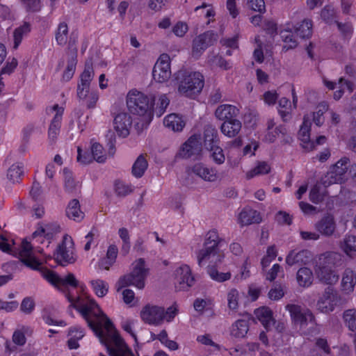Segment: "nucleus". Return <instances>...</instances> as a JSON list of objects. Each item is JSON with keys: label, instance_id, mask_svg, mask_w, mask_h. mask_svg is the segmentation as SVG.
Segmentation results:
<instances>
[{"label": "nucleus", "instance_id": "8", "mask_svg": "<svg viewBox=\"0 0 356 356\" xmlns=\"http://www.w3.org/2000/svg\"><path fill=\"white\" fill-rule=\"evenodd\" d=\"M40 270L44 279L63 292H65L68 285L76 288L79 284V282L72 273H68L65 277L62 278L51 270L41 268Z\"/></svg>", "mask_w": 356, "mask_h": 356}, {"label": "nucleus", "instance_id": "18", "mask_svg": "<svg viewBox=\"0 0 356 356\" xmlns=\"http://www.w3.org/2000/svg\"><path fill=\"white\" fill-rule=\"evenodd\" d=\"M51 111H56L48 130V138L51 143H55L60 132L63 108L58 104L54 105Z\"/></svg>", "mask_w": 356, "mask_h": 356}, {"label": "nucleus", "instance_id": "24", "mask_svg": "<svg viewBox=\"0 0 356 356\" xmlns=\"http://www.w3.org/2000/svg\"><path fill=\"white\" fill-rule=\"evenodd\" d=\"M342 264V255L335 252H327L321 255L319 257V264L321 266H325L332 268Z\"/></svg>", "mask_w": 356, "mask_h": 356}, {"label": "nucleus", "instance_id": "59", "mask_svg": "<svg viewBox=\"0 0 356 356\" xmlns=\"http://www.w3.org/2000/svg\"><path fill=\"white\" fill-rule=\"evenodd\" d=\"M321 183L325 187H328L334 184H341V182L339 181V179L334 176V172L330 169L325 175L321 177Z\"/></svg>", "mask_w": 356, "mask_h": 356}, {"label": "nucleus", "instance_id": "36", "mask_svg": "<svg viewBox=\"0 0 356 356\" xmlns=\"http://www.w3.org/2000/svg\"><path fill=\"white\" fill-rule=\"evenodd\" d=\"M70 339L67 341L68 347L70 349H76L79 345L78 341L84 337L83 330L79 327H72L68 332Z\"/></svg>", "mask_w": 356, "mask_h": 356}, {"label": "nucleus", "instance_id": "32", "mask_svg": "<svg viewBox=\"0 0 356 356\" xmlns=\"http://www.w3.org/2000/svg\"><path fill=\"white\" fill-rule=\"evenodd\" d=\"M239 222L242 225L259 223L261 221L260 214L256 210L245 209L239 214Z\"/></svg>", "mask_w": 356, "mask_h": 356}, {"label": "nucleus", "instance_id": "1", "mask_svg": "<svg viewBox=\"0 0 356 356\" xmlns=\"http://www.w3.org/2000/svg\"><path fill=\"white\" fill-rule=\"evenodd\" d=\"M66 297L72 305L80 312L100 341L106 346L110 356H134L131 350L115 330L111 320L94 300L83 302L77 297L75 301L70 293H67Z\"/></svg>", "mask_w": 356, "mask_h": 356}, {"label": "nucleus", "instance_id": "28", "mask_svg": "<svg viewBox=\"0 0 356 356\" xmlns=\"http://www.w3.org/2000/svg\"><path fill=\"white\" fill-rule=\"evenodd\" d=\"M63 175L65 191L70 195H76L79 193L81 186L79 183L74 179L72 172L67 168H64Z\"/></svg>", "mask_w": 356, "mask_h": 356}, {"label": "nucleus", "instance_id": "34", "mask_svg": "<svg viewBox=\"0 0 356 356\" xmlns=\"http://www.w3.org/2000/svg\"><path fill=\"white\" fill-rule=\"evenodd\" d=\"M94 77V71L91 61H86L83 72L80 75V81L78 83L77 87H80L83 91L84 87H90V83Z\"/></svg>", "mask_w": 356, "mask_h": 356}, {"label": "nucleus", "instance_id": "63", "mask_svg": "<svg viewBox=\"0 0 356 356\" xmlns=\"http://www.w3.org/2000/svg\"><path fill=\"white\" fill-rule=\"evenodd\" d=\"M336 12L331 6H325L321 12V18L327 23L332 22L335 17Z\"/></svg>", "mask_w": 356, "mask_h": 356}, {"label": "nucleus", "instance_id": "60", "mask_svg": "<svg viewBox=\"0 0 356 356\" xmlns=\"http://www.w3.org/2000/svg\"><path fill=\"white\" fill-rule=\"evenodd\" d=\"M20 1L28 12H38L41 8L40 0H20Z\"/></svg>", "mask_w": 356, "mask_h": 356}, {"label": "nucleus", "instance_id": "39", "mask_svg": "<svg viewBox=\"0 0 356 356\" xmlns=\"http://www.w3.org/2000/svg\"><path fill=\"white\" fill-rule=\"evenodd\" d=\"M354 277L355 274L351 269L347 268L345 270L341 280L342 290L345 293H349L353 291L356 284V281H354Z\"/></svg>", "mask_w": 356, "mask_h": 356}, {"label": "nucleus", "instance_id": "14", "mask_svg": "<svg viewBox=\"0 0 356 356\" xmlns=\"http://www.w3.org/2000/svg\"><path fill=\"white\" fill-rule=\"evenodd\" d=\"M164 307L147 305L140 312L142 320L149 325H160L164 321Z\"/></svg>", "mask_w": 356, "mask_h": 356}, {"label": "nucleus", "instance_id": "62", "mask_svg": "<svg viewBox=\"0 0 356 356\" xmlns=\"http://www.w3.org/2000/svg\"><path fill=\"white\" fill-rule=\"evenodd\" d=\"M282 37L283 38V41L286 43L284 48L293 49L295 48L298 45L297 41L293 38V35H291V31L288 30H285L282 32Z\"/></svg>", "mask_w": 356, "mask_h": 356}, {"label": "nucleus", "instance_id": "56", "mask_svg": "<svg viewBox=\"0 0 356 356\" xmlns=\"http://www.w3.org/2000/svg\"><path fill=\"white\" fill-rule=\"evenodd\" d=\"M344 252L348 254L350 252H356V236L350 235L346 236L341 245Z\"/></svg>", "mask_w": 356, "mask_h": 356}, {"label": "nucleus", "instance_id": "11", "mask_svg": "<svg viewBox=\"0 0 356 356\" xmlns=\"http://www.w3.org/2000/svg\"><path fill=\"white\" fill-rule=\"evenodd\" d=\"M286 309L289 312L292 321L301 327H306L308 322L315 323V316L309 309H302L299 305L289 304L286 306Z\"/></svg>", "mask_w": 356, "mask_h": 356}, {"label": "nucleus", "instance_id": "57", "mask_svg": "<svg viewBox=\"0 0 356 356\" xmlns=\"http://www.w3.org/2000/svg\"><path fill=\"white\" fill-rule=\"evenodd\" d=\"M286 133V128L282 125H280L275 127L274 130L268 131L265 136V138L270 143H273L277 137H280L281 135L284 136Z\"/></svg>", "mask_w": 356, "mask_h": 356}, {"label": "nucleus", "instance_id": "55", "mask_svg": "<svg viewBox=\"0 0 356 356\" xmlns=\"http://www.w3.org/2000/svg\"><path fill=\"white\" fill-rule=\"evenodd\" d=\"M103 150L102 145L97 143H93L91 147L93 159L98 163H104L106 161V156L104 154Z\"/></svg>", "mask_w": 356, "mask_h": 356}, {"label": "nucleus", "instance_id": "50", "mask_svg": "<svg viewBox=\"0 0 356 356\" xmlns=\"http://www.w3.org/2000/svg\"><path fill=\"white\" fill-rule=\"evenodd\" d=\"M207 61L211 66L219 67L223 70H227L230 67L228 62L219 55L209 54Z\"/></svg>", "mask_w": 356, "mask_h": 356}, {"label": "nucleus", "instance_id": "21", "mask_svg": "<svg viewBox=\"0 0 356 356\" xmlns=\"http://www.w3.org/2000/svg\"><path fill=\"white\" fill-rule=\"evenodd\" d=\"M81 89L77 87L76 94L79 100L86 104L88 108H95L99 99L97 92L90 90V87H84L83 91L86 92H81Z\"/></svg>", "mask_w": 356, "mask_h": 356}, {"label": "nucleus", "instance_id": "44", "mask_svg": "<svg viewBox=\"0 0 356 356\" xmlns=\"http://www.w3.org/2000/svg\"><path fill=\"white\" fill-rule=\"evenodd\" d=\"M31 31V25L28 22H24L22 26L17 28L13 33L14 49H17L21 43L23 36L26 35Z\"/></svg>", "mask_w": 356, "mask_h": 356}, {"label": "nucleus", "instance_id": "64", "mask_svg": "<svg viewBox=\"0 0 356 356\" xmlns=\"http://www.w3.org/2000/svg\"><path fill=\"white\" fill-rule=\"evenodd\" d=\"M179 309L176 303H174L172 306L169 307L166 310L164 309V320H165L167 322H171L177 315Z\"/></svg>", "mask_w": 356, "mask_h": 356}, {"label": "nucleus", "instance_id": "3", "mask_svg": "<svg viewBox=\"0 0 356 356\" xmlns=\"http://www.w3.org/2000/svg\"><path fill=\"white\" fill-rule=\"evenodd\" d=\"M223 239L219 236L215 229L209 230L205 235L203 248L197 254V262L200 266L210 261L215 264L220 263L223 255L219 252V245Z\"/></svg>", "mask_w": 356, "mask_h": 356}, {"label": "nucleus", "instance_id": "46", "mask_svg": "<svg viewBox=\"0 0 356 356\" xmlns=\"http://www.w3.org/2000/svg\"><path fill=\"white\" fill-rule=\"evenodd\" d=\"M343 318L350 330L356 331V309H350L344 311Z\"/></svg>", "mask_w": 356, "mask_h": 356}, {"label": "nucleus", "instance_id": "7", "mask_svg": "<svg viewBox=\"0 0 356 356\" xmlns=\"http://www.w3.org/2000/svg\"><path fill=\"white\" fill-rule=\"evenodd\" d=\"M54 257L58 264L63 266L76 261L73 251V241L68 235L63 236L62 242L56 248Z\"/></svg>", "mask_w": 356, "mask_h": 356}, {"label": "nucleus", "instance_id": "38", "mask_svg": "<svg viewBox=\"0 0 356 356\" xmlns=\"http://www.w3.org/2000/svg\"><path fill=\"white\" fill-rule=\"evenodd\" d=\"M147 167L148 163L145 156L143 154H140L138 156L133 164L131 169L132 175L136 178H140L143 176Z\"/></svg>", "mask_w": 356, "mask_h": 356}, {"label": "nucleus", "instance_id": "51", "mask_svg": "<svg viewBox=\"0 0 356 356\" xmlns=\"http://www.w3.org/2000/svg\"><path fill=\"white\" fill-rule=\"evenodd\" d=\"M270 170V168L266 162H259L252 170L247 173V178L251 179L255 175L267 174Z\"/></svg>", "mask_w": 356, "mask_h": 356}, {"label": "nucleus", "instance_id": "45", "mask_svg": "<svg viewBox=\"0 0 356 356\" xmlns=\"http://www.w3.org/2000/svg\"><path fill=\"white\" fill-rule=\"evenodd\" d=\"M295 32L301 38H309L312 33V21L304 19L301 24L295 28Z\"/></svg>", "mask_w": 356, "mask_h": 356}, {"label": "nucleus", "instance_id": "37", "mask_svg": "<svg viewBox=\"0 0 356 356\" xmlns=\"http://www.w3.org/2000/svg\"><path fill=\"white\" fill-rule=\"evenodd\" d=\"M164 125L174 131H181L185 126L182 119L176 114H170L163 120Z\"/></svg>", "mask_w": 356, "mask_h": 356}, {"label": "nucleus", "instance_id": "27", "mask_svg": "<svg viewBox=\"0 0 356 356\" xmlns=\"http://www.w3.org/2000/svg\"><path fill=\"white\" fill-rule=\"evenodd\" d=\"M203 138L206 149L212 148V147L218 145L220 142L217 129L211 124L204 127Z\"/></svg>", "mask_w": 356, "mask_h": 356}, {"label": "nucleus", "instance_id": "10", "mask_svg": "<svg viewBox=\"0 0 356 356\" xmlns=\"http://www.w3.org/2000/svg\"><path fill=\"white\" fill-rule=\"evenodd\" d=\"M310 127L311 122L309 118L305 116L298 135L302 148L307 152L314 150L317 145H323L326 141V137L324 136H318L315 141L311 140L309 135Z\"/></svg>", "mask_w": 356, "mask_h": 356}, {"label": "nucleus", "instance_id": "35", "mask_svg": "<svg viewBox=\"0 0 356 356\" xmlns=\"http://www.w3.org/2000/svg\"><path fill=\"white\" fill-rule=\"evenodd\" d=\"M349 162L350 160L348 158L343 157L330 168L334 176L339 179L341 183L345 181V175L348 169Z\"/></svg>", "mask_w": 356, "mask_h": 356}, {"label": "nucleus", "instance_id": "9", "mask_svg": "<svg viewBox=\"0 0 356 356\" xmlns=\"http://www.w3.org/2000/svg\"><path fill=\"white\" fill-rule=\"evenodd\" d=\"M76 37L71 35L67 51V67L63 72L62 81H69L74 76L77 63V48L76 47Z\"/></svg>", "mask_w": 356, "mask_h": 356}, {"label": "nucleus", "instance_id": "29", "mask_svg": "<svg viewBox=\"0 0 356 356\" xmlns=\"http://www.w3.org/2000/svg\"><path fill=\"white\" fill-rule=\"evenodd\" d=\"M242 127L241 122L236 119L225 121L220 126L221 132L229 138L236 136Z\"/></svg>", "mask_w": 356, "mask_h": 356}, {"label": "nucleus", "instance_id": "26", "mask_svg": "<svg viewBox=\"0 0 356 356\" xmlns=\"http://www.w3.org/2000/svg\"><path fill=\"white\" fill-rule=\"evenodd\" d=\"M238 113L236 106L229 104H222L219 106L216 111L215 116L220 120H231L234 119Z\"/></svg>", "mask_w": 356, "mask_h": 356}, {"label": "nucleus", "instance_id": "25", "mask_svg": "<svg viewBox=\"0 0 356 356\" xmlns=\"http://www.w3.org/2000/svg\"><path fill=\"white\" fill-rule=\"evenodd\" d=\"M316 274L321 282L329 285L336 284L339 278V275L334 269L325 266H318Z\"/></svg>", "mask_w": 356, "mask_h": 356}, {"label": "nucleus", "instance_id": "12", "mask_svg": "<svg viewBox=\"0 0 356 356\" xmlns=\"http://www.w3.org/2000/svg\"><path fill=\"white\" fill-rule=\"evenodd\" d=\"M218 38V34L212 31H206L197 36L193 41V56L199 58L206 49L217 42Z\"/></svg>", "mask_w": 356, "mask_h": 356}, {"label": "nucleus", "instance_id": "17", "mask_svg": "<svg viewBox=\"0 0 356 356\" xmlns=\"http://www.w3.org/2000/svg\"><path fill=\"white\" fill-rule=\"evenodd\" d=\"M131 125L132 119L127 113L122 112L114 117L113 127L120 137L125 138L129 135Z\"/></svg>", "mask_w": 356, "mask_h": 356}, {"label": "nucleus", "instance_id": "16", "mask_svg": "<svg viewBox=\"0 0 356 356\" xmlns=\"http://www.w3.org/2000/svg\"><path fill=\"white\" fill-rule=\"evenodd\" d=\"M200 135H193L183 145L180 151V155L183 158L188 159L191 157L197 158L202 150V143Z\"/></svg>", "mask_w": 356, "mask_h": 356}, {"label": "nucleus", "instance_id": "4", "mask_svg": "<svg viewBox=\"0 0 356 356\" xmlns=\"http://www.w3.org/2000/svg\"><path fill=\"white\" fill-rule=\"evenodd\" d=\"M149 269L145 268V261L140 258L134 264L132 271L120 277L118 281V289L128 286H135L139 289L145 287V281Z\"/></svg>", "mask_w": 356, "mask_h": 356}, {"label": "nucleus", "instance_id": "61", "mask_svg": "<svg viewBox=\"0 0 356 356\" xmlns=\"http://www.w3.org/2000/svg\"><path fill=\"white\" fill-rule=\"evenodd\" d=\"M115 191L118 196L124 197L132 192V188L130 186L117 181L115 184Z\"/></svg>", "mask_w": 356, "mask_h": 356}, {"label": "nucleus", "instance_id": "15", "mask_svg": "<svg viewBox=\"0 0 356 356\" xmlns=\"http://www.w3.org/2000/svg\"><path fill=\"white\" fill-rule=\"evenodd\" d=\"M175 280L180 291H186L195 283V278L192 275L191 268L186 264L177 268L175 273Z\"/></svg>", "mask_w": 356, "mask_h": 356}, {"label": "nucleus", "instance_id": "6", "mask_svg": "<svg viewBox=\"0 0 356 356\" xmlns=\"http://www.w3.org/2000/svg\"><path fill=\"white\" fill-rule=\"evenodd\" d=\"M340 300L341 296L337 291L332 286H327L317 300L316 309L323 314H330L335 309Z\"/></svg>", "mask_w": 356, "mask_h": 356}, {"label": "nucleus", "instance_id": "30", "mask_svg": "<svg viewBox=\"0 0 356 356\" xmlns=\"http://www.w3.org/2000/svg\"><path fill=\"white\" fill-rule=\"evenodd\" d=\"M254 314L267 330H268L275 322L273 318V312L268 307H263L258 308L255 309Z\"/></svg>", "mask_w": 356, "mask_h": 356}, {"label": "nucleus", "instance_id": "31", "mask_svg": "<svg viewBox=\"0 0 356 356\" xmlns=\"http://www.w3.org/2000/svg\"><path fill=\"white\" fill-rule=\"evenodd\" d=\"M249 330V323L246 320L239 319L231 326L230 334L236 339H243Z\"/></svg>", "mask_w": 356, "mask_h": 356}, {"label": "nucleus", "instance_id": "43", "mask_svg": "<svg viewBox=\"0 0 356 356\" xmlns=\"http://www.w3.org/2000/svg\"><path fill=\"white\" fill-rule=\"evenodd\" d=\"M118 234L122 241L120 248L121 254L123 256H127L131 248L130 235L129 231L125 227H121L118 230Z\"/></svg>", "mask_w": 356, "mask_h": 356}, {"label": "nucleus", "instance_id": "48", "mask_svg": "<svg viewBox=\"0 0 356 356\" xmlns=\"http://www.w3.org/2000/svg\"><path fill=\"white\" fill-rule=\"evenodd\" d=\"M93 291L99 297H104L108 293V285L102 280H95L90 282Z\"/></svg>", "mask_w": 356, "mask_h": 356}, {"label": "nucleus", "instance_id": "54", "mask_svg": "<svg viewBox=\"0 0 356 356\" xmlns=\"http://www.w3.org/2000/svg\"><path fill=\"white\" fill-rule=\"evenodd\" d=\"M23 173L22 166L17 163L10 166L8 171V178L13 183L17 182Z\"/></svg>", "mask_w": 356, "mask_h": 356}, {"label": "nucleus", "instance_id": "13", "mask_svg": "<svg viewBox=\"0 0 356 356\" xmlns=\"http://www.w3.org/2000/svg\"><path fill=\"white\" fill-rule=\"evenodd\" d=\"M170 57L166 54H161L157 60L152 70L153 78L156 82L164 83L170 78Z\"/></svg>", "mask_w": 356, "mask_h": 356}, {"label": "nucleus", "instance_id": "42", "mask_svg": "<svg viewBox=\"0 0 356 356\" xmlns=\"http://www.w3.org/2000/svg\"><path fill=\"white\" fill-rule=\"evenodd\" d=\"M68 26L65 22H61L58 24L55 33V38L57 44L64 46L67 44L68 40Z\"/></svg>", "mask_w": 356, "mask_h": 356}, {"label": "nucleus", "instance_id": "58", "mask_svg": "<svg viewBox=\"0 0 356 356\" xmlns=\"http://www.w3.org/2000/svg\"><path fill=\"white\" fill-rule=\"evenodd\" d=\"M238 298L239 293L236 289H232L229 291L227 294V301L228 307L230 309L235 310L238 308Z\"/></svg>", "mask_w": 356, "mask_h": 356}, {"label": "nucleus", "instance_id": "41", "mask_svg": "<svg viewBox=\"0 0 356 356\" xmlns=\"http://www.w3.org/2000/svg\"><path fill=\"white\" fill-rule=\"evenodd\" d=\"M313 273L308 268H301L297 273V281L300 286H309L313 282Z\"/></svg>", "mask_w": 356, "mask_h": 356}, {"label": "nucleus", "instance_id": "19", "mask_svg": "<svg viewBox=\"0 0 356 356\" xmlns=\"http://www.w3.org/2000/svg\"><path fill=\"white\" fill-rule=\"evenodd\" d=\"M19 257L23 263L33 269H40V262L33 255L32 246L26 240H23L19 251Z\"/></svg>", "mask_w": 356, "mask_h": 356}, {"label": "nucleus", "instance_id": "2", "mask_svg": "<svg viewBox=\"0 0 356 356\" xmlns=\"http://www.w3.org/2000/svg\"><path fill=\"white\" fill-rule=\"evenodd\" d=\"M178 92L186 97L194 98L204 86V77L200 72L181 69L173 75Z\"/></svg>", "mask_w": 356, "mask_h": 356}, {"label": "nucleus", "instance_id": "49", "mask_svg": "<svg viewBox=\"0 0 356 356\" xmlns=\"http://www.w3.org/2000/svg\"><path fill=\"white\" fill-rule=\"evenodd\" d=\"M328 110V105L325 102H321L317 106V111L313 113V121L318 126H321L324 122L323 114Z\"/></svg>", "mask_w": 356, "mask_h": 356}, {"label": "nucleus", "instance_id": "20", "mask_svg": "<svg viewBox=\"0 0 356 356\" xmlns=\"http://www.w3.org/2000/svg\"><path fill=\"white\" fill-rule=\"evenodd\" d=\"M312 254L310 251L307 250H293L290 251L286 257V262L289 266L293 265H303L307 264L311 261Z\"/></svg>", "mask_w": 356, "mask_h": 356}, {"label": "nucleus", "instance_id": "47", "mask_svg": "<svg viewBox=\"0 0 356 356\" xmlns=\"http://www.w3.org/2000/svg\"><path fill=\"white\" fill-rule=\"evenodd\" d=\"M207 149L211 152L210 158L215 163L221 165L225 162V156L223 150L218 145Z\"/></svg>", "mask_w": 356, "mask_h": 356}, {"label": "nucleus", "instance_id": "52", "mask_svg": "<svg viewBox=\"0 0 356 356\" xmlns=\"http://www.w3.org/2000/svg\"><path fill=\"white\" fill-rule=\"evenodd\" d=\"M208 273L212 280L219 282L229 280L231 278L230 273H220L213 266L209 267Z\"/></svg>", "mask_w": 356, "mask_h": 356}, {"label": "nucleus", "instance_id": "5", "mask_svg": "<svg viewBox=\"0 0 356 356\" xmlns=\"http://www.w3.org/2000/svg\"><path fill=\"white\" fill-rule=\"evenodd\" d=\"M153 99L138 91H131L127 98L129 110L134 114L150 117L152 111Z\"/></svg>", "mask_w": 356, "mask_h": 356}, {"label": "nucleus", "instance_id": "22", "mask_svg": "<svg viewBox=\"0 0 356 356\" xmlns=\"http://www.w3.org/2000/svg\"><path fill=\"white\" fill-rule=\"evenodd\" d=\"M316 229L325 236H332L336 229L334 217L327 214L315 224Z\"/></svg>", "mask_w": 356, "mask_h": 356}, {"label": "nucleus", "instance_id": "33", "mask_svg": "<svg viewBox=\"0 0 356 356\" xmlns=\"http://www.w3.org/2000/svg\"><path fill=\"white\" fill-rule=\"evenodd\" d=\"M67 216L74 221L80 222L84 218V213L81 210L78 200H72L66 208Z\"/></svg>", "mask_w": 356, "mask_h": 356}, {"label": "nucleus", "instance_id": "53", "mask_svg": "<svg viewBox=\"0 0 356 356\" xmlns=\"http://www.w3.org/2000/svg\"><path fill=\"white\" fill-rule=\"evenodd\" d=\"M170 100L165 95H161L159 99L156 107L152 111L157 117H161L165 111L166 108L169 105Z\"/></svg>", "mask_w": 356, "mask_h": 356}, {"label": "nucleus", "instance_id": "23", "mask_svg": "<svg viewBox=\"0 0 356 356\" xmlns=\"http://www.w3.org/2000/svg\"><path fill=\"white\" fill-rule=\"evenodd\" d=\"M192 172L206 181L213 182L218 179L217 170L213 168H208L202 163H197L193 166Z\"/></svg>", "mask_w": 356, "mask_h": 356}, {"label": "nucleus", "instance_id": "40", "mask_svg": "<svg viewBox=\"0 0 356 356\" xmlns=\"http://www.w3.org/2000/svg\"><path fill=\"white\" fill-rule=\"evenodd\" d=\"M118 252V248L115 245H109L106 252V258L102 259L99 263L100 268L108 270L110 266L115 263Z\"/></svg>", "mask_w": 356, "mask_h": 356}]
</instances>
